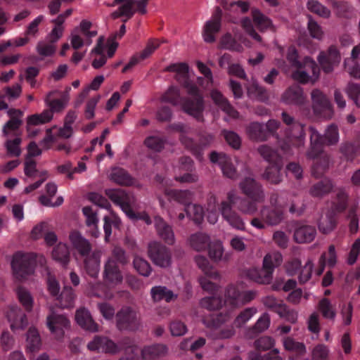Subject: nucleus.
<instances>
[{"mask_svg": "<svg viewBox=\"0 0 360 360\" xmlns=\"http://www.w3.org/2000/svg\"><path fill=\"white\" fill-rule=\"evenodd\" d=\"M8 115L11 119L4 125L3 133L4 136H7L9 131H15L19 129L22 124L20 117L22 115V112L19 110L9 109Z\"/></svg>", "mask_w": 360, "mask_h": 360, "instance_id": "nucleus-33", "label": "nucleus"}, {"mask_svg": "<svg viewBox=\"0 0 360 360\" xmlns=\"http://www.w3.org/2000/svg\"><path fill=\"white\" fill-rule=\"evenodd\" d=\"M222 11L217 7L210 20L207 21L204 25L202 36L205 41L213 43L216 40L215 34L221 29Z\"/></svg>", "mask_w": 360, "mask_h": 360, "instance_id": "nucleus-11", "label": "nucleus"}, {"mask_svg": "<svg viewBox=\"0 0 360 360\" xmlns=\"http://www.w3.org/2000/svg\"><path fill=\"white\" fill-rule=\"evenodd\" d=\"M184 211L187 217L195 224L199 225L202 222L204 219V211L200 205L191 203L185 207Z\"/></svg>", "mask_w": 360, "mask_h": 360, "instance_id": "nucleus-42", "label": "nucleus"}, {"mask_svg": "<svg viewBox=\"0 0 360 360\" xmlns=\"http://www.w3.org/2000/svg\"><path fill=\"white\" fill-rule=\"evenodd\" d=\"M147 253L155 265L163 269L171 266L172 262L171 251L169 248L160 242L153 241L149 243Z\"/></svg>", "mask_w": 360, "mask_h": 360, "instance_id": "nucleus-8", "label": "nucleus"}, {"mask_svg": "<svg viewBox=\"0 0 360 360\" xmlns=\"http://www.w3.org/2000/svg\"><path fill=\"white\" fill-rule=\"evenodd\" d=\"M165 71L176 72V79L181 77L184 86L191 97L183 99L184 111L193 116L198 121L203 120L202 111L204 110L203 98L200 94L198 86L189 81L188 78V65L186 63H174L167 66Z\"/></svg>", "mask_w": 360, "mask_h": 360, "instance_id": "nucleus-1", "label": "nucleus"}, {"mask_svg": "<svg viewBox=\"0 0 360 360\" xmlns=\"http://www.w3.org/2000/svg\"><path fill=\"white\" fill-rule=\"evenodd\" d=\"M195 262L197 266L204 272V274L213 279L219 278L218 271L214 269L213 266L210 265L208 259L202 255H197L195 257Z\"/></svg>", "mask_w": 360, "mask_h": 360, "instance_id": "nucleus-41", "label": "nucleus"}, {"mask_svg": "<svg viewBox=\"0 0 360 360\" xmlns=\"http://www.w3.org/2000/svg\"><path fill=\"white\" fill-rule=\"evenodd\" d=\"M47 289L50 295L58 301L57 306L61 309H69L74 307L75 294L72 287L65 285L60 292V285L56 277L49 275Z\"/></svg>", "mask_w": 360, "mask_h": 360, "instance_id": "nucleus-6", "label": "nucleus"}, {"mask_svg": "<svg viewBox=\"0 0 360 360\" xmlns=\"http://www.w3.org/2000/svg\"><path fill=\"white\" fill-rule=\"evenodd\" d=\"M183 98H180L179 91L176 87L170 86L168 90L162 96L161 101L162 102L169 103L173 105H177L181 100V106L183 108Z\"/></svg>", "mask_w": 360, "mask_h": 360, "instance_id": "nucleus-49", "label": "nucleus"}, {"mask_svg": "<svg viewBox=\"0 0 360 360\" xmlns=\"http://www.w3.org/2000/svg\"><path fill=\"white\" fill-rule=\"evenodd\" d=\"M221 42L224 49L237 52H240L243 50V46L232 37L231 34L227 33L224 35Z\"/></svg>", "mask_w": 360, "mask_h": 360, "instance_id": "nucleus-63", "label": "nucleus"}, {"mask_svg": "<svg viewBox=\"0 0 360 360\" xmlns=\"http://www.w3.org/2000/svg\"><path fill=\"white\" fill-rule=\"evenodd\" d=\"M115 319L116 328L120 332L136 333L142 328L141 315L131 307H122Z\"/></svg>", "mask_w": 360, "mask_h": 360, "instance_id": "nucleus-4", "label": "nucleus"}, {"mask_svg": "<svg viewBox=\"0 0 360 360\" xmlns=\"http://www.w3.org/2000/svg\"><path fill=\"white\" fill-rule=\"evenodd\" d=\"M108 259H112L117 264L125 266L129 263V257L125 250L120 246H115L112 250L111 256Z\"/></svg>", "mask_w": 360, "mask_h": 360, "instance_id": "nucleus-54", "label": "nucleus"}, {"mask_svg": "<svg viewBox=\"0 0 360 360\" xmlns=\"http://www.w3.org/2000/svg\"><path fill=\"white\" fill-rule=\"evenodd\" d=\"M21 139L16 137L13 140H7L5 145L7 150V153L10 156L18 157L20 155L21 150L20 145L21 143Z\"/></svg>", "mask_w": 360, "mask_h": 360, "instance_id": "nucleus-64", "label": "nucleus"}, {"mask_svg": "<svg viewBox=\"0 0 360 360\" xmlns=\"http://www.w3.org/2000/svg\"><path fill=\"white\" fill-rule=\"evenodd\" d=\"M166 139L162 137L150 136L144 141L145 146L152 150L160 152L165 148Z\"/></svg>", "mask_w": 360, "mask_h": 360, "instance_id": "nucleus-51", "label": "nucleus"}, {"mask_svg": "<svg viewBox=\"0 0 360 360\" xmlns=\"http://www.w3.org/2000/svg\"><path fill=\"white\" fill-rule=\"evenodd\" d=\"M155 225L158 234L160 238L168 245H173L174 243L175 238L172 226L160 218L156 219Z\"/></svg>", "mask_w": 360, "mask_h": 360, "instance_id": "nucleus-31", "label": "nucleus"}, {"mask_svg": "<svg viewBox=\"0 0 360 360\" xmlns=\"http://www.w3.org/2000/svg\"><path fill=\"white\" fill-rule=\"evenodd\" d=\"M258 152L269 163H280L281 162V157L278 151L267 145L259 146Z\"/></svg>", "mask_w": 360, "mask_h": 360, "instance_id": "nucleus-45", "label": "nucleus"}, {"mask_svg": "<svg viewBox=\"0 0 360 360\" xmlns=\"http://www.w3.org/2000/svg\"><path fill=\"white\" fill-rule=\"evenodd\" d=\"M69 239L73 248L82 256H87L91 251V244L84 238L79 231L74 230L70 233Z\"/></svg>", "mask_w": 360, "mask_h": 360, "instance_id": "nucleus-23", "label": "nucleus"}, {"mask_svg": "<svg viewBox=\"0 0 360 360\" xmlns=\"http://www.w3.org/2000/svg\"><path fill=\"white\" fill-rule=\"evenodd\" d=\"M270 323L269 315L264 313L256 322V323L250 328L247 332V337L249 339L255 338L258 334L266 330Z\"/></svg>", "mask_w": 360, "mask_h": 360, "instance_id": "nucleus-37", "label": "nucleus"}, {"mask_svg": "<svg viewBox=\"0 0 360 360\" xmlns=\"http://www.w3.org/2000/svg\"><path fill=\"white\" fill-rule=\"evenodd\" d=\"M333 188L330 181H317L311 186L309 193L313 197L322 198L330 193Z\"/></svg>", "mask_w": 360, "mask_h": 360, "instance_id": "nucleus-46", "label": "nucleus"}, {"mask_svg": "<svg viewBox=\"0 0 360 360\" xmlns=\"http://www.w3.org/2000/svg\"><path fill=\"white\" fill-rule=\"evenodd\" d=\"M247 276L253 281L263 285L270 283L273 278L270 271L267 272L263 269H250L247 272Z\"/></svg>", "mask_w": 360, "mask_h": 360, "instance_id": "nucleus-38", "label": "nucleus"}, {"mask_svg": "<svg viewBox=\"0 0 360 360\" xmlns=\"http://www.w3.org/2000/svg\"><path fill=\"white\" fill-rule=\"evenodd\" d=\"M360 148L358 143L346 141L342 143L340 151L342 156L347 160L352 162L359 155Z\"/></svg>", "mask_w": 360, "mask_h": 360, "instance_id": "nucleus-40", "label": "nucleus"}, {"mask_svg": "<svg viewBox=\"0 0 360 360\" xmlns=\"http://www.w3.org/2000/svg\"><path fill=\"white\" fill-rule=\"evenodd\" d=\"M210 160L212 163L217 164L223 174L229 179H233L236 175V169L231 158L224 153L212 151L210 154Z\"/></svg>", "mask_w": 360, "mask_h": 360, "instance_id": "nucleus-13", "label": "nucleus"}, {"mask_svg": "<svg viewBox=\"0 0 360 360\" xmlns=\"http://www.w3.org/2000/svg\"><path fill=\"white\" fill-rule=\"evenodd\" d=\"M316 235L314 226L301 224L296 222L294 230L293 239L297 243H307L313 241Z\"/></svg>", "mask_w": 360, "mask_h": 360, "instance_id": "nucleus-18", "label": "nucleus"}, {"mask_svg": "<svg viewBox=\"0 0 360 360\" xmlns=\"http://www.w3.org/2000/svg\"><path fill=\"white\" fill-rule=\"evenodd\" d=\"M336 224L335 211L328 210L326 217L320 218L318 222V227L322 233L328 234L335 229Z\"/></svg>", "mask_w": 360, "mask_h": 360, "instance_id": "nucleus-36", "label": "nucleus"}, {"mask_svg": "<svg viewBox=\"0 0 360 360\" xmlns=\"http://www.w3.org/2000/svg\"><path fill=\"white\" fill-rule=\"evenodd\" d=\"M302 63V70L309 72V76L317 78L319 75V68L316 62L309 57H305Z\"/></svg>", "mask_w": 360, "mask_h": 360, "instance_id": "nucleus-60", "label": "nucleus"}, {"mask_svg": "<svg viewBox=\"0 0 360 360\" xmlns=\"http://www.w3.org/2000/svg\"><path fill=\"white\" fill-rule=\"evenodd\" d=\"M91 22L86 20H82L79 25V32L80 31L84 37L85 44L88 46L92 42L91 38L97 35L96 30H91Z\"/></svg>", "mask_w": 360, "mask_h": 360, "instance_id": "nucleus-52", "label": "nucleus"}, {"mask_svg": "<svg viewBox=\"0 0 360 360\" xmlns=\"http://www.w3.org/2000/svg\"><path fill=\"white\" fill-rule=\"evenodd\" d=\"M330 5L338 18L350 19L355 15L354 8L347 1L331 0Z\"/></svg>", "mask_w": 360, "mask_h": 360, "instance_id": "nucleus-25", "label": "nucleus"}, {"mask_svg": "<svg viewBox=\"0 0 360 360\" xmlns=\"http://www.w3.org/2000/svg\"><path fill=\"white\" fill-rule=\"evenodd\" d=\"M41 346V340L38 330L31 327L27 333V349L30 352H37Z\"/></svg>", "mask_w": 360, "mask_h": 360, "instance_id": "nucleus-39", "label": "nucleus"}, {"mask_svg": "<svg viewBox=\"0 0 360 360\" xmlns=\"http://www.w3.org/2000/svg\"><path fill=\"white\" fill-rule=\"evenodd\" d=\"M150 293L155 302H160L161 300L169 302L177 297V295H174L172 290L161 285L153 287Z\"/></svg>", "mask_w": 360, "mask_h": 360, "instance_id": "nucleus-34", "label": "nucleus"}, {"mask_svg": "<svg viewBox=\"0 0 360 360\" xmlns=\"http://www.w3.org/2000/svg\"><path fill=\"white\" fill-rule=\"evenodd\" d=\"M260 212L262 220L271 226L278 225L284 219V212L282 207L263 206Z\"/></svg>", "mask_w": 360, "mask_h": 360, "instance_id": "nucleus-21", "label": "nucleus"}, {"mask_svg": "<svg viewBox=\"0 0 360 360\" xmlns=\"http://www.w3.org/2000/svg\"><path fill=\"white\" fill-rule=\"evenodd\" d=\"M47 326L52 333L56 334L58 338H62L64 335L63 328L70 326V321L63 314H58L53 311L47 316Z\"/></svg>", "mask_w": 360, "mask_h": 360, "instance_id": "nucleus-15", "label": "nucleus"}, {"mask_svg": "<svg viewBox=\"0 0 360 360\" xmlns=\"http://www.w3.org/2000/svg\"><path fill=\"white\" fill-rule=\"evenodd\" d=\"M133 266L140 275L144 277H148L150 275L152 267L146 259L136 256L134 258Z\"/></svg>", "mask_w": 360, "mask_h": 360, "instance_id": "nucleus-50", "label": "nucleus"}, {"mask_svg": "<svg viewBox=\"0 0 360 360\" xmlns=\"http://www.w3.org/2000/svg\"><path fill=\"white\" fill-rule=\"evenodd\" d=\"M122 4L119 8L121 11V15L126 17V19L122 20L123 23H125L128 20L131 18L137 11V0H114L111 6Z\"/></svg>", "mask_w": 360, "mask_h": 360, "instance_id": "nucleus-27", "label": "nucleus"}, {"mask_svg": "<svg viewBox=\"0 0 360 360\" xmlns=\"http://www.w3.org/2000/svg\"><path fill=\"white\" fill-rule=\"evenodd\" d=\"M105 195L115 204L124 205L127 200V192L121 188H108L105 191Z\"/></svg>", "mask_w": 360, "mask_h": 360, "instance_id": "nucleus-47", "label": "nucleus"}, {"mask_svg": "<svg viewBox=\"0 0 360 360\" xmlns=\"http://www.w3.org/2000/svg\"><path fill=\"white\" fill-rule=\"evenodd\" d=\"M311 97L314 114L324 119H330L334 111L333 105L328 97L317 89L311 91Z\"/></svg>", "mask_w": 360, "mask_h": 360, "instance_id": "nucleus-9", "label": "nucleus"}, {"mask_svg": "<svg viewBox=\"0 0 360 360\" xmlns=\"http://www.w3.org/2000/svg\"><path fill=\"white\" fill-rule=\"evenodd\" d=\"M222 301L220 297H207L200 300V304L202 308L214 311L221 308Z\"/></svg>", "mask_w": 360, "mask_h": 360, "instance_id": "nucleus-53", "label": "nucleus"}, {"mask_svg": "<svg viewBox=\"0 0 360 360\" xmlns=\"http://www.w3.org/2000/svg\"><path fill=\"white\" fill-rule=\"evenodd\" d=\"M230 318L231 316L229 312H220L217 314L211 315L207 321V326L212 328H219L222 324L227 322Z\"/></svg>", "mask_w": 360, "mask_h": 360, "instance_id": "nucleus-55", "label": "nucleus"}, {"mask_svg": "<svg viewBox=\"0 0 360 360\" xmlns=\"http://www.w3.org/2000/svg\"><path fill=\"white\" fill-rule=\"evenodd\" d=\"M57 91H50L46 96L44 101L49 109L44 110L40 114H34L27 118V131L33 136L37 134V131H31L30 126L45 124L50 122L53 118V112H61L68 102V96L63 94L60 98H53V96L58 94Z\"/></svg>", "mask_w": 360, "mask_h": 360, "instance_id": "nucleus-2", "label": "nucleus"}, {"mask_svg": "<svg viewBox=\"0 0 360 360\" xmlns=\"http://www.w3.org/2000/svg\"><path fill=\"white\" fill-rule=\"evenodd\" d=\"M281 118L284 124L288 126L287 133L290 134V136L296 138H303L304 136L303 125L298 122H296L293 117L290 115L286 112H283Z\"/></svg>", "mask_w": 360, "mask_h": 360, "instance_id": "nucleus-26", "label": "nucleus"}, {"mask_svg": "<svg viewBox=\"0 0 360 360\" xmlns=\"http://www.w3.org/2000/svg\"><path fill=\"white\" fill-rule=\"evenodd\" d=\"M6 317L11 323L12 330L25 329L28 325L26 314L18 306H11L6 312Z\"/></svg>", "mask_w": 360, "mask_h": 360, "instance_id": "nucleus-17", "label": "nucleus"}, {"mask_svg": "<svg viewBox=\"0 0 360 360\" xmlns=\"http://www.w3.org/2000/svg\"><path fill=\"white\" fill-rule=\"evenodd\" d=\"M211 98L214 103L229 117L234 119L238 117L239 112L231 105L227 98H225L220 91L212 90L211 92Z\"/></svg>", "mask_w": 360, "mask_h": 360, "instance_id": "nucleus-24", "label": "nucleus"}, {"mask_svg": "<svg viewBox=\"0 0 360 360\" xmlns=\"http://www.w3.org/2000/svg\"><path fill=\"white\" fill-rule=\"evenodd\" d=\"M251 13L253 22L260 31L266 30L272 26L271 20L265 15L262 13L259 10L252 8Z\"/></svg>", "mask_w": 360, "mask_h": 360, "instance_id": "nucleus-44", "label": "nucleus"}, {"mask_svg": "<svg viewBox=\"0 0 360 360\" xmlns=\"http://www.w3.org/2000/svg\"><path fill=\"white\" fill-rule=\"evenodd\" d=\"M164 193L169 198L184 205L185 207L192 203V193L188 190L165 188Z\"/></svg>", "mask_w": 360, "mask_h": 360, "instance_id": "nucleus-32", "label": "nucleus"}, {"mask_svg": "<svg viewBox=\"0 0 360 360\" xmlns=\"http://www.w3.org/2000/svg\"><path fill=\"white\" fill-rule=\"evenodd\" d=\"M38 255L34 252H17L13 255L11 267L15 276L22 280L34 272Z\"/></svg>", "mask_w": 360, "mask_h": 360, "instance_id": "nucleus-5", "label": "nucleus"}, {"mask_svg": "<svg viewBox=\"0 0 360 360\" xmlns=\"http://www.w3.org/2000/svg\"><path fill=\"white\" fill-rule=\"evenodd\" d=\"M191 247L197 251L205 250L210 243V236L205 233H197L190 238Z\"/></svg>", "mask_w": 360, "mask_h": 360, "instance_id": "nucleus-43", "label": "nucleus"}, {"mask_svg": "<svg viewBox=\"0 0 360 360\" xmlns=\"http://www.w3.org/2000/svg\"><path fill=\"white\" fill-rule=\"evenodd\" d=\"M198 142L186 135L179 136L181 144L189 150L198 160H200L203 157V150L209 146L214 140V136L206 131H200L198 134Z\"/></svg>", "mask_w": 360, "mask_h": 360, "instance_id": "nucleus-7", "label": "nucleus"}, {"mask_svg": "<svg viewBox=\"0 0 360 360\" xmlns=\"http://www.w3.org/2000/svg\"><path fill=\"white\" fill-rule=\"evenodd\" d=\"M221 135L225 139L227 143L234 149H239L241 145L240 136L233 131L224 129Z\"/></svg>", "mask_w": 360, "mask_h": 360, "instance_id": "nucleus-61", "label": "nucleus"}, {"mask_svg": "<svg viewBox=\"0 0 360 360\" xmlns=\"http://www.w3.org/2000/svg\"><path fill=\"white\" fill-rule=\"evenodd\" d=\"M51 256L53 259L66 267L70 261V254L68 246L63 243H59L53 248Z\"/></svg>", "mask_w": 360, "mask_h": 360, "instance_id": "nucleus-28", "label": "nucleus"}, {"mask_svg": "<svg viewBox=\"0 0 360 360\" xmlns=\"http://www.w3.org/2000/svg\"><path fill=\"white\" fill-rule=\"evenodd\" d=\"M105 283L108 285H117L122 283L123 275L118 264L112 259H107L103 274Z\"/></svg>", "mask_w": 360, "mask_h": 360, "instance_id": "nucleus-14", "label": "nucleus"}, {"mask_svg": "<svg viewBox=\"0 0 360 360\" xmlns=\"http://www.w3.org/2000/svg\"><path fill=\"white\" fill-rule=\"evenodd\" d=\"M247 134L251 140L264 141L268 139L267 134L264 124L254 122L247 127Z\"/></svg>", "mask_w": 360, "mask_h": 360, "instance_id": "nucleus-30", "label": "nucleus"}, {"mask_svg": "<svg viewBox=\"0 0 360 360\" xmlns=\"http://www.w3.org/2000/svg\"><path fill=\"white\" fill-rule=\"evenodd\" d=\"M345 91L349 98L353 101L354 104L360 108V85L356 83L349 82L346 89Z\"/></svg>", "mask_w": 360, "mask_h": 360, "instance_id": "nucleus-58", "label": "nucleus"}, {"mask_svg": "<svg viewBox=\"0 0 360 360\" xmlns=\"http://www.w3.org/2000/svg\"><path fill=\"white\" fill-rule=\"evenodd\" d=\"M87 348L92 352H100L116 354L120 352V349L116 343L105 336L96 335L87 345Z\"/></svg>", "mask_w": 360, "mask_h": 360, "instance_id": "nucleus-12", "label": "nucleus"}, {"mask_svg": "<svg viewBox=\"0 0 360 360\" xmlns=\"http://www.w3.org/2000/svg\"><path fill=\"white\" fill-rule=\"evenodd\" d=\"M220 212L224 219L234 229L244 231L245 223L241 217L232 210L231 205L226 202H221Z\"/></svg>", "mask_w": 360, "mask_h": 360, "instance_id": "nucleus-19", "label": "nucleus"}, {"mask_svg": "<svg viewBox=\"0 0 360 360\" xmlns=\"http://www.w3.org/2000/svg\"><path fill=\"white\" fill-rule=\"evenodd\" d=\"M168 348L164 344H153L144 346L141 355L143 360H158L167 354Z\"/></svg>", "mask_w": 360, "mask_h": 360, "instance_id": "nucleus-22", "label": "nucleus"}, {"mask_svg": "<svg viewBox=\"0 0 360 360\" xmlns=\"http://www.w3.org/2000/svg\"><path fill=\"white\" fill-rule=\"evenodd\" d=\"M248 93L258 100L264 101L268 99V94L265 88L256 82H252L248 87Z\"/></svg>", "mask_w": 360, "mask_h": 360, "instance_id": "nucleus-62", "label": "nucleus"}, {"mask_svg": "<svg viewBox=\"0 0 360 360\" xmlns=\"http://www.w3.org/2000/svg\"><path fill=\"white\" fill-rule=\"evenodd\" d=\"M240 188L243 193L252 200L257 202H264V191L258 181H241Z\"/></svg>", "mask_w": 360, "mask_h": 360, "instance_id": "nucleus-16", "label": "nucleus"}, {"mask_svg": "<svg viewBox=\"0 0 360 360\" xmlns=\"http://www.w3.org/2000/svg\"><path fill=\"white\" fill-rule=\"evenodd\" d=\"M101 252H94L92 255L84 259V268L86 274L96 278L100 269Z\"/></svg>", "mask_w": 360, "mask_h": 360, "instance_id": "nucleus-29", "label": "nucleus"}, {"mask_svg": "<svg viewBox=\"0 0 360 360\" xmlns=\"http://www.w3.org/2000/svg\"><path fill=\"white\" fill-rule=\"evenodd\" d=\"M311 147L307 152L309 158L316 159L322 155L325 146L336 145L339 141V131L338 127L334 124H330L323 135L320 134L318 131L312 127H309Z\"/></svg>", "mask_w": 360, "mask_h": 360, "instance_id": "nucleus-3", "label": "nucleus"}, {"mask_svg": "<svg viewBox=\"0 0 360 360\" xmlns=\"http://www.w3.org/2000/svg\"><path fill=\"white\" fill-rule=\"evenodd\" d=\"M307 8L312 13L323 18H328L331 12L329 8L316 0H309L307 2Z\"/></svg>", "mask_w": 360, "mask_h": 360, "instance_id": "nucleus-48", "label": "nucleus"}, {"mask_svg": "<svg viewBox=\"0 0 360 360\" xmlns=\"http://www.w3.org/2000/svg\"><path fill=\"white\" fill-rule=\"evenodd\" d=\"M75 321L83 329L91 333L98 330V325L94 321L89 311L85 307H81L76 311Z\"/></svg>", "mask_w": 360, "mask_h": 360, "instance_id": "nucleus-20", "label": "nucleus"}, {"mask_svg": "<svg viewBox=\"0 0 360 360\" xmlns=\"http://www.w3.org/2000/svg\"><path fill=\"white\" fill-rule=\"evenodd\" d=\"M283 100L287 103L300 105L304 103L302 89L299 86L289 87L283 94Z\"/></svg>", "mask_w": 360, "mask_h": 360, "instance_id": "nucleus-35", "label": "nucleus"}, {"mask_svg": "<svg viewBox=\"0 0 360 360\" xmlns=\"http://www.w3.org/2000/svg\"><path fill=\"white\" fill-rule=\"evenodd\" d=\"M208 248V255L210 259L214 262L221 260L224 252L221 242L217 240L210 242Z\"/></svg>", "mask_w": 360, "mask_h": 360, "instance_id": "nucleus-56", "label": "nucleus"}, {"mask_svg": "<svg viewBox=\"0 0 360 360\" xmlns=\"http://www.w3.org/2000/svg\"><path fill=\"white\" fill-rule=\"evenodd\" d=\"M161 44L158 39H148L145 49L139 53L141 60H145L149 58L157 50Z\"/></svg>", "mask_w": 360, "mask_h": 360, "instance_id": "nucleus-57", "label": "nucleus"}, {"mask_svg": "<svg viewBox=\"0 0 360 360\" xmlns=\"http://www.w3.org/2000/svg\"><path fill=\"white\" fill-rule=\"evenodd\" d=\"M340 59V52L335 46H330L326 51H321L318 56L320 66L326 73L333 72L335 67L339 65Z\"/></svg>", "mask_w": 360, "mask_h": 360, "instance_id": "nucleus-10", "label": "nucleus"}, {"mask_svg": "<svg viewBox=\"0 0 360 360\" xmlns=\"http://www.w3.org/2000/svg\"><path fill=\"white\" fill-rule=\"evenodd\" d=\"M329 160L326 155L323 156L320 160H317L312 167V174L315 178L321 177V174L328 169Z\"/></svg>", "mask_w": 360, "mask_h": 360, "instance_id": "nucleus-59", "label": "nucleus"}]
</instances>
